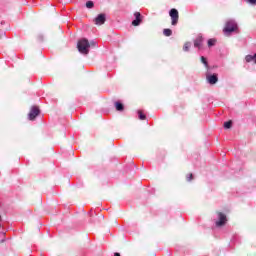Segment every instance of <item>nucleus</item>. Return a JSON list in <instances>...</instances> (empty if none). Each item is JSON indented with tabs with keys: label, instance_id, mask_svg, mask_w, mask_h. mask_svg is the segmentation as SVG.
Instances as JSON below:
<instances>
[{
	"label": "nucleus",
	"instance_id": "obj_1",
	"mask_svg": "<svg viewBox=\"0 0 256 256\" xmlns=\"http://www.w3.org/2000/svg\"><path fill=\"white\" fill-rule=\"evenodd\" d=\"M91 45L95 47V42L89 43V40L85 38L79 40L77 43L79 53H82V55H89V48L91 47Z\"/></svg>",
	"mask_w": 256,
	"mask_h": 256
},
{
	"label": "nucleus",
	"instance_id": "obj_2",
	"mask_svg": "<svg viewBox=\"0 0 256 256\" xmlns=\"http://www.w3.org/2000/svg\"><path fill=\"white\" fill-rule=\"evenodd\" d=\"M235 31H239V26L237 25V22L235 20H228L225 23V26L223 28L224 35H231V33H235Z\"/></svg>",
	"mask_w": 256,
	"mask_h": 256
},
{
	"label": "nucleus",
	"instance_id": "obj_3",
	"mask_svg": "<svg viewBox=\"0 0 256 256\" xmlns=\"http://www.w3.org/2000/svg\"><path fill=\"white\" fill-rule=\"evenodd\" d=\"M171 17V25L175 26L179 23V11L175 8H172L169 12Z\"/></svg>",
	"mask_w": 256,
	"mask_h": 256
},
{
	"label": "nucleus",
	"instance_id": "obj_4",
	"mask_svg": "<svg viewBox=\"0 0 256 256\" xmlns=\"http://www.w3.org/2000/svg\"><path fill=\"white\" fill-rule=\"evenodd\" d=\"M39 113H40L39 107L33 106L30 109V112L28 114L29 120L34 121V119L39 115Z\"/></svg>",
	"mask_w": 256,
	"mask_h": 256
},
{
	"label": "nucleus",
	"instance_id": "obj_5",
	"mask_svg": "<svg viewBox=\"0 0 256 256\" xmlns=\"http://www.w3.org/2000/svg\"><path fill=\"white\" fill-rule=\"evenodd\" d=\"M218 221H216V227H223L227 223V216L221 212L218 213Z\"/></svg>",
	"mask_w": 256,
	"mask_h": 256
},
{
	"label": "nucleus",
	"instance_id": "obj_6",
	"mask_svg": "<svg viewBox=\"0 0 256 256\" xmlns=\"http://www.w3.org/2000/svg\"><path fill=\"white\" fill-rule=\"evenodd\" d=\"M105 21H107V16L105 14H99L95 19L94 23L95 25H104Z\"/></svg>",
	"mask_w": 256,
	"mask_h": 256
},
{
	"label": "nucleus",
	"instance_id": "obj_7",
	"mask_svg": "<svg viewBox=\"0 0 256 256\" xmlns=\"http://www.w3.org/2000/svg\"><path fill=\"white\" fill-rule=\"evenodd\" d=\"M134 17H135V20L132 21V25L134 27H139V25H141V21H143V19L141 18V13L140 12H135Z\"/></svg>",
	"mask_w": 256,
	"mask_h": 256
},
{
	"label": "nucleus",
	"instance_id": "obj_8",
	"mask_svg": "<svg viewBox=\"0 0 256 256\" xmlns=\"http://www.w3.org/2000/svg\"><path fill=\"white\" fill-rule=\"evenodd\" d=\"M206 79L210 85H215L219 81L217 74L208 75Z\"/></svg>",
	"mask_w": 256,
	"mask_h": 256
},
{
	"label": "nucleus",
	"instance_id": "obj_9",
	"mask_svg": "<svg viewBox=\"0 0 256 256\" xmlns=\"http://www.w3.org/2000/svg\"><path fill=\"white\" fill-rule=\"evenodd\" d=\"M201 43H203V37H198L196 38V40L194 41V47H201Z\"/></svg>",
	"mask_w": 256,
	"mask_h": 256
},
{
	"label": "nucleus",
	"instance_id": "obj_10",
	"mask_svg": "<svg viewBox=\"0 0 256 256\" xmlns=\"http://www.w3.org/2000/svg\"><path fill=\"white\" fill-rule=\"evenodd\" d=\"M163 35H165V37H171L173 35V31L169 28H165L163 30Z\"/></svg>",
	"mask_w": 256,
	"mask_h": 256
},
{
	"label": "nucleus",
	"instance_id": "obj_11",
	"mask_svg": "<svg viewBox=\"0 0 256 256\" xmlns=\"http://www.w3.org/2000/svg\"><path fill=\"white\" fill-rule=\"evenodd\" d=\"M116 111H123L125 107L120 102H115Z\"/></svg>",
	"mask_w": 256,
	"mask_h": 256
},
{
	"label": "nucleus",
	"instance_id": "obj_12",
	"mask_svg": "<svg viewBox=\"0 0 256 256\" xmlns=\"http://www.w3.org/2000/svg\"><path fill=\"white\" fill-rule=\"evenodd\" d=\"M200 61L203 63L206 69H209V63L207 62V58H205V56H201Z\"/></svg>",
	"mask_w": 256,
	"mask_h": 256
},
{
	"label": "nucleus",
	"instance_id": "obj_13",
	"mask_svg": "<svg viewBox=\"0 0 256 256\" xmlns=\"http://www.w3.org/2000/svg\"><path fill=\"white\" fill-rule=\"evenodd\" d=\"M246 63H251V61H255V55H247L245 57Z\"/></svg>",
	"mask_w": 256,
	"mask_h": 256
},
{
	"label": "nucleus",
	"instance_id": "obj_14",
	"mask_svg": "<svg viewBox=\"0 0 256 256\" xmlns=\"http://www.w3.org/2000/svg\"><path fill=\"white\" fill-rule=\"evenodd\" d=\"M232 125H233V122L231 120H229V121L224 123V128L225 129H231Z\"/></svg>",
	"mask_w": 256,
	"mask_h": 256
},
{
	"label": "nucleus",
	"instance_id": "obj_15",
	"mask_svg": "<svg viewBox=\"0 0 256 256\" xmlns=\"http://www.w3.org/2000/svg\"><path fill=\"white\" fill-rule=\"evenodd\" d=\"M191 48V42H186L183 46V51H189V49Z\"/></svg>",
	"mask_w": 256,
	"mask_h": 256
},
{
	"label": "nucleus",
	"instance_id": "obj_16",
	"mask_svg": "<svg viewBox=\"0 0 256 256\" xmlns=\"http://www.w3.org/2000/svg\"><path fill=\"white\" fill-rule=\"evenodd\" d=\"M138 115L141 121H145L147 119V116H145L142 111H138Z\"/></svg>",
	"mask_w": 256,
	"mask_h": 256
},
{
	"label": "nucleus",
	"instance_id": "obj_17",
	"mask_svg": "<svg viewBox=\"0 0 256 256\" xmlns=\"http://www.w3.org/2000/svg\"><path fill=\"white\" fill-rule=\"evenodd\" d=\"M86 7L87 9H93V7H95V3H93V1H88L86 2Z\"/></svg>",
	"mask_w": 256,
	"mask_h": 256
},
{
	"label": "nucleus",
	"instance_id": "obj_18",
	"mask_svg": "<svg viewBox=\"0 0 256 256\" xmlns=\"http://www.w3.org/2000/svg\"><path fill=\"white\" fill-rule=\"evenodd\" d=\"M215 43H217L216 39H209L208 40V47H213L215 46Z\"/></svg>",
	"mask_w": 256,
	"mask_h": 256
},
{
	"label": "nucleus",
	"instance_id": "obj_19",
	"mask_svg": "<svg viewBox=\"0 0 256 256\" xmlns=\"http://www.w3.org/2000/svg\"><path fill=\"white\" fill-rule=\"evenodd\" d=\"M193 180V174H189L187 176V181H192Z\"/></svg>",
	"mask_w": 256,
	"mask_h": 256
},
{
	"label": "nucleus",
	"instance_id": "obj_20",
	"mask_svg": "<svg viewBox=\"0 0 256 256\" xmlns=\"http://www.w3.org/2000/svg\"><path fill=\"white\" fill-rule=\"evenodd\" d=\"M248 3H251V5H256V0H248Z\"/></svg>",
	"mask_w": 256,
	"mask_h": 256
},
{
	"label": "nucleus",
	"instance_id": "obj_21",
	"mask_svg": "<svg viewBox=\"0 0 256 256\" xmlns=\"http://www.w3.org/2000/svg\"><path fill=\"white\" fill-rule=\"evenodd\" d=\"M114 256H121L119 252L114 253Z\"/></svg>",
	"mask_w": 256,
	"mask_h": 256
},
{
	"label": "nucleus",
	"instance_id": "obj_22",
	"mask_svg": "<svg viewBox=\"0 0 256 256\" xmlns=\"http://www.w3.org/2000/svg\"><path fill=\"white\" fill-rule=\"evenodd\" d=\"M0 243H5V239L0 240Z\"/></svg>",
	"mask_w": 256,
	"mask_h": 256
},
{
	"label": "nucleus",
	"instance_id": "obj_23",
	"mask_svg": "<svg viewBox=\"0 0 256 256\" xmlns=\"http://www.w3.org/2000/svg\"><path fill=\"white\" fill-rule=\"evenodd\" d=\"M254 63H256V54L254 55Z\"/></svg>",
	"mask_w": 256,
	"mask_h": 256
}]
</instances>
